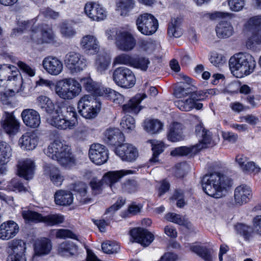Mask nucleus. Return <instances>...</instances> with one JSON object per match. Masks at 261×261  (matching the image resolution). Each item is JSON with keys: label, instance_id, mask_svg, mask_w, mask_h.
I'll list each match as a JSON object with an SVG mask.
<instances>
[{"label": "nucleus", "instance_id": "1", "mask_svg": "<svg viewBox=\"0 0 261 261\" xmlns=\"http://www.w3.org/2000/svg\"><path fill=\"white\" fill-rule=\"evenodd\" d=\"M202 189L208 195L215 198H221L222 192L231 186V180L219 172L205 175L201 180Z\"/></svg>", "mask_w": 261, "mask_h": 261}, {"label": "nucleus", "instance_id": "2", "mask_svg": "<svg viewBox=\"0 0 261 261\" xmlns=\"http://www.w3.org/2000/svg\"><path fill=\"white\" fill-rule=\"evenodd\" d=\"M256 66L254 58L249 54L239 53L229 60V66L232 74L241 78L252 73Z\"/></svg>", "mask_w": 261, "mask_h": 261}, {"label": "nucleus", "instance_id": "3", "mask_svg": "<svg viewBox=\"0 0 261 261\" xmlns=\"http://www.w3.org/2000/svg\"><path fill=\"white\" fill-rule=\"evenodd\" d=\"M45 153L63 166L72 165L75 162L70 147L64 141L55 140L48 145Z\"/></svg>", "mask_w": 261, "mask_h": 261}, {"label": "nucleus", "instance_id": "4", "mask_svg": "<svg viewBox=\"0 0 261 261\" xmlns=\"http://www.w3.org/2000/svg\"><path fill=\"white\" fill-rule=\"evenodd\" d=\"M135 171L132 170H120L109 171L106 173L100 180L93 178L89 182L92 194L97 195L102 193L103 184L108 185L112 189L114 185L119 181L124 176L134 174Z\"/></svg>", "mask_w": 261, "mask_h": 261}, {"label": "nucleus", "instance_id": "5", "mask_svg": "<svg viewBox=\"0 0 261 261\" xmlns=\"http://www.w3.org/2000/svg\"><path fill=\"white\" fill-rule=\"evenodd\" d=\"M57 95L61 99L71 100L77 96L82 91V86L73 78L64 79L55 86Z\"/></svg>", "mask_w": 261, "mask_h": 261}, {"label": "nucleus", "instance_id": "6", "mask_svg": "<svg viewBox=\"0 0 261 261\" xmlns=\"http://www.w3.org/2000/svg\"><path fill=\"white\" fill-rule=\"evenodd\" d=\"M101 103L97 99L88 95L81 98L77 103L79 112L86 119L95 118L100 110Z\"/></svg>", "mask_w": 261, "mask_h": 261}, {"label": "nucleus", "instance_id": "7", "mask_svg": "<svg viewBox=\"0 0 261 261\" xmlns=\"http://www.w3.org/2000/svg\"><path fill=\"white\" fill-rule=\"evenodd\" d=\"M113 79L117 85L126 89L133 87L136 83V77L133 72L124 66L118 67L114 70Z\"/></svg>", "mask_w": 261, "mask_h": 261}, {"label": "nucleus", "instance_id": "8", "mask_svg": "<svg viewBox=\"0 0 261 261\" xmlns=\"http://www.w3.org/2000/svg\"><path fill=\"white\" fill-rule=\"evenodd\" d=\"M136 25L141 33L148 36L155 33L159 27L157 19L149 13L140 15L136 20Z\"/></svg>", "mask_w": 261, "mask_h": 261}, {"label": "nucleus", "instance_id": "9", "mask_svg": "<svg viewBox=\"0 0 261 261\" xmlns=\"http://www.w3.org/2000/svg\"><path fill=\"white\" fill-rule=\"evenodd\" d=\"M195 134L199 141L198 143L195 145L198 152L202 149L213 147L216 145L213 138L212 133L206 129L202 123L200 122L195 126Z\"/></svg>", "mask_w": 261, "mask_h": 261}, {"label": "nucleus", "instance_id": "10", "mask_svg": "<svg viewBox=\"0 0 261 261\" xmlns=\"http://www.w3.org/2000/svg\"><path fill=\"white\" fill-rule=\"evenodd\" d=\"M117 48L123 51H128L134 48L136 40L128 31H117L114 36Z\"/></svg>", "mask_w": 261, "mask_h": 261}, {"label": "nucleus", "instance_id": "11", "mask_svg": "<svg viewBox=\"0 0 261 261\" xmlns=\"http://www.w3.org/2000/svg\"><path fill=\"white\" fill-rule=\"evenodd\" d=\"M86 63L83 56L74 51L69 52L65 56L64 63L71 72L83 70L86 66Z\"/></svg>", "mask_w": 261, "mask_h": 261}, {"label": "nucleus", "instance_id": "12", "mask_svg": "<svg viewBox=\"0 0 261 261\" xmlns=\"http://www.w3.org/2000/svg\"><path fill=\"white\" fill-rule=\"evenodd\" d=\"M84 11L86 15L94 21L103 20L108 15L106 9L102 5L96 2L87 3L85 5Z\"/></svg>", "mask_w": 261, "mask_h": 261}, {"label": "nucleus", "instance_id": "13", "mask_svg": "<svg viewBox=\"0 0 261 261\" xmlns=\"http://www.w3.org/2000/svg\"><path fill=\"white\" fill-rule=\"evenodd\" d=\"M89 156L95 164H103L108 159V150L105 146L100 144H93L89 150Z\"/></svg>", "mask_w": 261, "mask_h": 261}, {"label": "nucleus", "instance_id": "14", "mask_svg": "<svg viewBox=\"0 0 261 261\" xmlns=\"http://www.w3.org/2000/svg\"><path fill=\"white\" fill-rule=\"evenodd\" d=\"M125 200L122 198H119L116 202L107 209L105 215L107 220H96L94 221V224L97 226L100 231H105L106 226L108 225L110 221L113 219L115 212L119 210L125 203Z\"/></svg>", "mask_w": 261, "mask_h": 261}, {"label": "nucleus", "instance_id": "15", "mask_svg": "<svg viewBox=\"0 0 261 261\" xmlns=\"http://www.w3.org/2000/svg\"><path fill=\"white\" fill-rule=\"evenodd\" d=\"M115 152L123 161L127 162H133L138 156L137 149L128 143H122L119 145L116 148Z\"/></svg>", "mask_w": 261, "mask_h": 261}, {"label": "nucleus", "instance_id": "16", "mask_svg": "<svg viewBox=\"0 0 261 261\" xmlns=\"http://www.w3.org/2000/svg\"><path fill=\"white\" fill-rule=\"evenodd\" d=\"M42 65L45 71L52 75H58L63 71L62 62L56 57L49 56L42 61Z\"/></svg>", "mask_w": 261, "mask_h": 261}, {"label": "nucleus", "instance_id": "17", "mask_svg": "<svg viewBox=\"0 0 261 261\" xmlns=\"http://www.w3.org/2000/svg\"><path fill=\"white\" fill-rule=\"evenodd\" d=\"M130 234L136 242L144 246H148L154 240V236L151 232L142 228L132 229Z\"/></svg>", "mask_w": 261, "mask_h": 261}, {"label": "nucleus", "instance_id": "18", "mask_svg": "<svg viewBox=\"0 0 261 261\" xmlns=\"http://www.w3.org/2000/svg\"><path fill=\"white\" fill-rule=\"evenodd\" d=\"M246 27L252 34L250 40L257 44H261V15L251 18Z\"/></svg>", "mask_w": 261, "mask_h": 261}, {"label": "nucleus", "instance_id": "19", "mask_svg": "<svg viewBox=\"0 0 261 261\" xmlns=\"http://www.w3.org/2000/svg\"><path fill=\"white\" fill-rule=\"evenodd\" d=\"M252 192L251 188L245 184L241 185L234 190V197L235 202L242 205L248 202L252 198Z\"/></svg>", "mask_w": 261, "mask_h": 261}, {"label": "nucleus", "instance_id": "20", "mask_svg": "<svg viewBox=\"0 0 261 261\" xmlns=\"http://www.w3.org/2000/svg\"><path fill=\"white\" fill-rule=\"evenodd\" d=\"M19 226L13 221H8L0 225V239L8 240L14 237L18 232Z\"/></svg>", "mask_w": 261, "mask_h": 261}, {"label": "nucleus", "instance_id": "21", "mask_svg": "<svg viewBox=\"0 0 261 261\" xmlns=\"http://www.w3.org/2000/svg\"><path fill=\"white\" fill-rule=\"evenodd\" d=\"M64 221V217L61 214H50L43 216L41 214L34 212V222H43L48 226L58 225Z\"/></svg>", "mask_w": 261, "mask_h": 261}, {"label": "nucleus", "instance_id": "22", "mask_svg": "<svg viewBox=\"0 0 261 261\" xmlns=\"http://www.w3.org/2000/svg\"><path fill=\"white\" fill-rule=\"evenodd\" d=\"M146 94H137L130 99L128 102L123 105L122 111L126 113L137 114L142 109L140 106L141 101L146 98Z\"/></svg>", "mask_w": 261, "mask_h": 261}, {"label": "nucleus", "instance_id": "23", "mask_svg": "<svg viewBox=\"0 0 261 261\" xmlns=\"http://www.w3.org/2000/svg\"><path fill=\"white\" fill-rule=\"evenodd\" d=\"M55 113L61 115L62 117L68 121L73 120L74 125L77 122L76 110L71 105H66L64 102L60 103L57 105Z\"/></svg>", "mask_w": 261, "mask_h": 261}, {"label": "nucleus", "instance_id": "24", "mask_svg": "<svg viewBox=\"0 0 261 261\" xmlns=\"http://www.w3.org/2000/svg\"><path fill=\"white\" fill-rule=\"evenodd\" d=\"M184 126L179 122H173L168 127L167 132V139L172 142H176L184 140Z\"/></svg>", "mask_w": 261, "mask_h": 261}, {"label": "nucleus", "instance_id": "25", "mask_svg": "<svg viewBox=\"0 0 261 261\" xmlns=\"http://www.w3.org/2000/svg\"><path fill=\"white\" fill-rule=\"evenodd\" d=\"M81 46L85 52L89 54H95L99 50V42L93 35L84 36L81 40Z\"/></svg>", "mask_w": 261, "mask_h": 261}, {"label": "nucleus", "instance_id": "26", "mask_svg": "<svg viewBox=\"0 0 261 261\" xmlns=\"http://www.w3.org/2000/svg\"><path fill=\"white\" fill-rule=\"evenodd\" d=\"M105 135L107 143L111 145L118 147L125 140L123 134L117 128L107 129Z\"/></svg>", "mask_w": 261, "mask_h": 261}, {"label": "nucleus", "instance_id": "27", "mask_svg": "<svg viewBox=\"0 0 261 261\" xmlns=\"http://www.w3.org/2000/svg\"><path fill=\"white\" fill-rule=\"evenodd\" d=\"M51 249V242L48 238H40L36 240L34 243V251L36 255H46L50 252Z\"/></svg>", "mask_w": 261, "mask_h": 261}, {"label": "nucleus", "instance_id": "28", "mask_svg": "<svg viewBox=\"0 0 261 261\" xmlns=\"http://www.w3.org/2000/svg\"><path fill=\"white\" fill-rule=\"evenodd\" d=\"M17 171L20 176L23 177L28 180L32 179L33 175V161L29 159H25L19 161L17 164Z\"/></svg>", "mask_w": 261, "mask_h": 261}, {"label": "nucleus", "instance_id": "29", "mask_svg": "<svg viewBox=\"0 0 261 261\" xmlns=\"http://www.w3.org/2000/svg\"><path fill=\"white\" fill-rule=\"evenodd\" d=\"M3 128L9 136L16 135L19 129V123L15 117L9 114L6 119L2 122Z\"/></svg>", "mask_w": 261, "mask_h": 261}, {"label": "nucleus", "instance_id": "30", "mask_svg": "<svg viewBox=\"0 0 261 261\" xmlns=\"http://www.w3.org/2000/svg\"><path fill=\"white\" fill-rule=\"evenodd\" d=\"M84 87L87 91L95 96H102L105 93V89L102 86L94 82L90 78L82 79Z\"/></svg>", "mask_w": 261, "mask_h": 261}, {"label": "nucleus", "instance_id": "31", "mask_svg": "<svg viewBox=\"0 0 261 261\" xmlns=\"http://www.w3.org/2000/svg\"><path fill=\"white\" fill-rule=\"evenodd\" d=\"M236 162L244 172L258 173L260 168L253 162L248 161V158L243 154L237 155Z\"/></svg>", "mask_w": 261, "mask_h": 261}, {"label": "nucleus", "instance_id": "32", "mask_svg": "<svg viewBox=\"0 0 261 261\" xmlns=\"http://www.w3.org/2000/svg\"><path fill=\"white\" fill-rule=\"evenodd\" d=\"M174 104L180 110L182 111H190L194 108L200 110L203 107L201 103L196 102L191 97V94L189 98L186 100H177L174 102Z\"/></svg>", "mask_w": 261, "mask_h": 261}, {"label": "nucleus", "instance_id": "33", "mask_svg": "<svg viewBox=\"0 0 261 261\" xmlns=\"http://www.w3.org/2000/svg\"><path fill=\"white\" fill-rule=\"evenodd\" d=\"M78 246L70 241L61 243L58 248V252L62 256H72L77 253Z\"/></svg>", "mask_w": 261, "mask_h": 261}, {"label": "nucleus", "instance_id": "34", "mask_svg": "<svg viewBox=\"0 0 261 261\" xmlns=\"http://www.w3.org/2000/svg\"><path fill=\"white\" fill-rule=\"evenodd\" d=\"M44 173L49 176L50 179L54 185L60 186L62 184L64 179V177L56 167L51 165L46 166L44 168Z\"/></svg>", "mask_w": 261, "mask_h": 261}, {"label": "nucleus", "instance_id": "35", "mask_svg": "<svg viewBox=\"0 0 261 261\" xmlns=\"http://www.w3.org/2000/svg\"><path fill=\"white\" fill-rule=\"evenodd\" d=\"M50 123L51 125L60 129H72L75 126L73 120L68 121L59 114H56V115L52 117Z\"/></svg>", "mask_w": 261, "mask_h": 261}, {"label": "nucleus", "instance_id": "36", "mask_svg": "<svg viewBox=\"0 0 261 261\" xmlns=\"http://www.w3.org/2000/svg\"><path fill=\"white\" fill-rule=\"evenodd\" d=\"M190 249L192 252L196 253L205 261H213L212 249L198 244L191 245Z\"/></svg>", "mask_w": 261, "mask_h": 261}, {"label": "nucleus", "instance_id": "37", "mask_svg": "<svg viewBox=\"0 0 261 261\" xmlns=\"http://www.w3.org/2000/svg\"><path fill=\"white\" fill-rule=\"evenodd\" d=\"M216 32L219 38H227L232 35L233 29L230 22L222 21L217 25Z\"/></svg>", "mask_w": 261, "mask_h": 261}, {"label": "nucleus", "instance_id": "38", "mask_svg": "<svg viewBox=\"0 0 261 261\" xmlns=\"http://www.w3.org/2000/svg\"><path fill=\"white\" fill-rule=\"evenodd\" d=\"M55 203L59 205H69L73 201V195L69 191L59 190L54 196Z\"/></svg>", "mask_w": 261, "mask_h": 261}, {"label": "nucleus", "instance_id": "39", "mask_svg": "<svg viewBox=\"0 0 261 261\" xmlns=\"http://www.w3.org/2000/svg\"><path fill=\"white\" fill-rule=\"evenodd\" d=\"M8 90L13 93H18L22 88V79L20 74L14 73L7 80Z\"/></svg>", "mask_w": 261, "mask_h": 261}, {"label": "nucleus", "instance_id": "40", "mask_svg": "<svg viewBox=\"0 0 261 261\" xmlns=\"http://www.w3.org/2000/svg\"><path fill=\"white\" fill-rule=\"evenodd\" d=\"M41 39L37 41V44L51 43L55 41V35L51 27L48 25H43L41 28Z\"/></svg>", "mask_w": 261, "mask_h": 261}, {"label": "nucleus", "instance_id": "41", "mask_svg": "<svg viewBox=\"0 0 261 261\" xmlns=\"http://www.w3.org/2000/svg\"><path fill=\"white\" fill-rule=\"evenodd\" d=\"M12 152V149L8 143L0 142V165H5L9 162Z\"/></svg>", "mask_w": 261, "mask_h": 261}, {"label": "nucleus", "instance_id": "42", "mask_svg": "<svg viewBox=\"0 0 261 261\" xmlns=\"http://www.w3.org/2000/svg\"><path fill=\"white\" fill-rule=\"evenodd\" d=\"M144 128L150 134L159 133L163 128V124L158 119H146L144 122Z\"/></svg>", "mask_w": 261, "mask_h": 261}, {"label": "nucleus", "instance_id": "43", "mask_svg": "<svg viewBox=\"0 0 261 261\" xmlns=\"http://www.w3.org/2000/svg\"><path fill=\"white\" fill-rule=\"evenodd\" d=\"M168 34L170 37L175 38H178L182 35L180 21L178 18L171 19L168 25Z\"/></svg>", "mask_w": 261, "mask_h": 261}, {"label": "nucleus", "instance_id": "44", "mask_svg": "<svg viewBox=\"0 0 261 261\" xmlns=\"http://www.w3.org/2000/svg\"><path fill=\"white\" fill-rule=\"evenodd\" d=\"M38 105L47 113H52L55 109L53 101L47 96L41 95L37 99Z\"/></svg>", "mask_w": 261, "mask_h": 261}, {"label": "nucleus", "instance_id": "45", "mask_svg": "<svg viewBox=\"0 0 261 261\" xmlns=\"http://www.w3.org/2000/svg\"><path fill=\"white\" fill-rule=\"evenodd\" d=\"M101 248L103 252L107 254L117 253L120 249L119 244L113 241H106L101 244Z\"/></svg>", "mask_w": 261, "mask_h": 261}, {"label": "nucleus", "instance_id": "46", "mask_svg": "<svg viewBox=\"0 0 261 261\" xmlns=\"http://www.w3.org/2000/svg\"><path fill=\"white\" fill-rule=\"evenodd\" d=\"M236 230L245 241H249L252 238L253 230L250 226L243 224H238L236 226Z\"/></svg>", "mask_w": 261, "mask_h": 261}, {"label": "nucleus", "instance_id": "47", "mask_svg": "<svg viewBox=\"0 0 261 261\" xmlns=\"http://www.w3.org/2000/svg\"><path fill=\"white\" fill-rule=\"evenodd\" d=\"M198 152L195 145L190 147L181 146L175 148L171 151V155L172 156L187 155L190 154H195Z\"/></svg>", "mask_w": 261, "mask_h": 261}, {"label": "nucleus", "instance_id": "48", "mask_svg": "<svg viewBox=\"0 0 261 261\" xmlns=\"http://www.w3.org/2000/svg\"><path fill=\"white\" fill-rule=\"evenodd\" d=\"M21 243L22 242L21 241H13L12 242V244H15V246H12L14 253L8 256L7 261H25V258L22 253H15L16 250H18L19 247L21 248H23V246H21Z\"/></svg>", "mask_w": 261, "mask_h": 261}, {"label": "nucleus", "instance_id": "49", "mask_svg": "<svg viewBox=\"0 0 261 261\" xmlns=\"http://www.w3.org/2000/svg\"><path fill=\"white\" fill-rule=\"evenodd\" d=\"M104 95L114 103L119 105H122L124 101V97L122 94L110 88L105 89Z\"/></svg>", "mask_w": 261, "mask_h": 261}, {"label": "nucleus", "instance_id": "50", "mask_svg": "<svg viewBox=\"0 0 261 261\" xmlns=\"http://www.w3.org/2000/svg\"><path fill=\"white\" fill-rule=\"evenodd\" d=\"M150 61L147 57L137 56L134 57L132 67L145 71L147 70Z\"/></svg>", "mask_w": 261, "mask_h": 261}, {"label": "nucleus", "instance_id": "51", "mask_svg": "<svg viewBox=\"0 0 261 261\" xmlns=\"http://www.w3.org/2000/svg\"><path fill=\"white\" fill-rule=\"evenodd\" d=\"M111 63L109 57L105 55H99L96 61V67L97 70L100 73H103L108 69Z\"/></svg>", "mask_w": 261, "mask_h": 261}, {"label": "nucleus", "instance_id": "52", "mask_svg": "<svg viewBox=\"0 0 261 261\" xmlns=\"http://www.w3.org/2000/svg\"><path fill=\"white\" fill-rule=\"evenodd\" d=\"M33 130H30L25 133L19 139L21 148L24 150H31L32 149V140Z\"/></svg>", "mask_w": 261, "mask_h": 261}, {"label": "nucleus", "instance_id": "53", "mask_svg": "<svg viewBox=\"0 0 261 261\" xmlns=\"http://www.w3.org/2000/svg\"><path fill=\"white\" fill-rule=\"evenodd\" d=\"M59 28L61 34L66 38L73 37L76 33L73 27L66 21H63L60 24Z\"/></svg>", "mask_w": 261, "mask_h": 261}, {"label": "nucleus", "instance_id": "54", "mask_svg": "<svg viewBox=\"0 0 261 261\" xmlns=\"http://www.w3.org/2000/svg\"><path fill=\"white\" fill-rule=\"evenodd\" d=\"M120 125L125 132L129 133L135 129V120L132 116L126 115L122 117Z\"/></svg>", "mask_w": 261, "mask_h": 261}, {"label": "nucleus", "instance_id": "55", "mask_svg": "<svg viewBox=\"0 0 261 261\" xmlns=\"http://www.w3.org/2000/svg\"><path fill=\"white\" fill-rule=\"evenodd\" d=\"M138 45L140 49L148 53L153 51L156 48L155 41L151 39H140L138 42Z\"/></svg>", "mask_w": 261, "mask_h": 261}, {"label": "nucleus", "instance_id": "56", "mask_svg": "<svg viewBox=\"0 0 261 261\" xmlns=\"http://www.w3.org/2000/svg\"><path fill=\"white\" fill-rule=\"evenodd\" d=\"M16 67L8 65H1L0 67V79H3L4 81L9 80L14 73L16 72L14 70Z\"/></svg>", "mask_w": 261, "mask_h": 261}, {"label": "nucleus", "instance_id": "57", "mask_svg": "<svg viewBox=\"0 0 261 261\" xmlns=\"http://www.w3.org/2000/svg\"><path fill=\"white\" fill-rule=\"evenodd\" d=\"M152 156L149 159V162L151 164L159 162L158 156L164 151V145L163 143H159L152 145Z\"/></svg>", "mask_w": 261, "mask_h": 261}, {"label": "nucleus", "instance_id": "58", "mask_svg": "<svg viewBox=\"0 0 261 261\" xmlns=\"http://www.w3.org/2000/svg\"><path fill=\"white\" fill-rule=\"evenodd\" d=\"M230 10L233 12L242 11L246 4L245 0H227Z\"/></svg>", "mask_w": 261, "mask_h": 261}, {"label": "nucleus", "instance_id": "59", "mask_svg": "<svg viewBox=\"0 0 261 261\" xmlns=\"http://www.w3.org/2000/svg\"><path fill=\"white\" fill-rule=\"evenodd\" d=\"M56 237L59 239L70 238L75 240H78V236L73 231L69 229H59L56 232Z\"/></svg>", "mask_w": 261, "mask_h": 261}, {"label": "nucleus", "instance_id": "60", "mask_svg": "<svg viewBox=\"0 0 261 261\" xmlns=\"http://www.w3.org/2000/svg\"><path fill=\"white\" fill-rule=\"evenodd\" d=\"M133 59L134 57L131 56L126 54H122L115 58L114 63L132 66Z\"/></svg>", "mask_w": 261, "mask_h": 261}, {"label": "nucleus", "instance_id": "61", "mask_svg": "<svg viewBox=\"0 0 261 261\" xmlns=\"http://www.w3.org/2000/svg\"><path fill=\"white\" fill-rule=\"evenodd\" d=\"M165 219L170 222H172L180 225H185L186 222L180 215L174 213H169L165 215Z\"/></svg>", "mask_w": 261, "mask_h": 261}, {"label": "nucleus", "instance_id": "62", "mask_svg": "<svg viewBox=\"0 0 261 261\" xmlns=\"http://www.w3.org/2000/svg\"><path fill=\"white\" fill-rule=\"evenodd\" d=\"M137 182L134 179H128L122 184V190L128 193H132L137 191Z\"/></svg>", "mask_w": 261, "mask_h": 261}, {"label": "nucleus", "instance_id": "63", "mask_svg": "<svg viewBox=\"0 0 261 261\" xmlns=\"http://www.w3.org/2000/svg\"><path fill=\"white\" fill-rule=\"evenodd\" d=\"M23 123L28 126H33V109H27L23 110L21 114Z\"/></svg>", "mask_w": 261, "mask_h": 261}, {"label": "nucleus", "instance_id": "64", "mask_svg": "<svg viewBox=\"0 0 261 261\" xmlns=\"http://www.w3.org/2000/svg\"><path fill=\"white\" fill-rule=\"evenodd\" d=\"M210 60L212 64L217 67L221 66L226 61L225 57L217 52L212 53Z\"/></svg>", "mask_w": 261, "mask_h": 261}]
</instances>
